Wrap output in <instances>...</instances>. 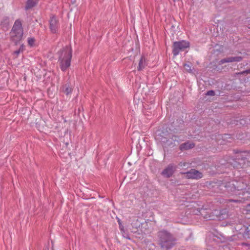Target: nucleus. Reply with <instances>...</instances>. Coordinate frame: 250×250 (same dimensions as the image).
<instances>
[{
  "instance_id": "nucleus-1",
  "label": "nucleus",
  "mask_w": 250,
  "mask_h": 250,
  "mask_svg": "<svg viewBox=\"0 0 250 250\" xmlns=\"http://www.w3.org/2000/svg\"><path fill=\"white\" fill-rule=\"evenodd\" d=\"M227 190L232 195H244L246 193H250V185L246 180L240 179L238 181H232L225 186Z\"/></svg>"
},
{
  "instance_id": "nucleus-2",
  "label": "nucleus",
  "mask_w": 250,
  "mask_h": 250,
  "mask_svg": "<svg viewBox=\"0 0 250 250\" xmlns=\"http://www.w3.org/2000/svg\"><path fill=\"white\" fill-rule=\"evenodd\" d=\"M157 236L158 243L162 248L170 249L175 244L176 238L174 235L165 229L158 231Z\"/></svg>"
},
{
  "instance_id": "nucleus-3",
  "label": "nucleus",
  "mask_w": 250,
  "mask_h": 250,
  "mask_svg": "<svg viewBox=\"0 0 250 250\" xmlns=\"http://www.w3.org/2000/svg\"><path fill=\"white\" fill-rule=\"evenodd\" d=\"M58 62L61 70L65 71L70 65L72 58V48L66 46L59 52Z\"/></svg>"
},
{
  "instance_id": "nucleus-4",
  "label": "nucleus",
  "mask_w": 250,
  "mask_h": 250,
  "mask_svg": "<svg viewBox=\"0 0 250 250\" xmlns=\"http://www.w3.org/2000/svg\"><path fill=\"white\" fill-rule=\"evenodd\" d=\"M23 28L20 21L16 20L10 33V40L17 44L22 39Z\"/></svg>"
},
{
  "instance_id": "nucleus-5",
  "label": "nucleus",
  "mask_w": 250,
  "mask_h": 250,
  "mask_svg": "<svg viewBox=\"0 0 250 250\" xmlns=\"http://www.w3.org/2000/svg\"><path fill=\"white\" fill-rule=\"evenodd\" d=\"M189 42L185 40L174 42L172 45V53L174 56H177L180 52L184 51L185 49L189 48Z\"/></svg>"
},
{
  "instance_id": "nucleus-6",
  "label": "nucleus",
  "mask_w": 250,
  "mask_h": 250,
  "mask_svg": "<svg viewBox=\"0 0 250 250\" xmlns=\"http://www.w3.org/2000/svg\"><path fill=\"white\" fill-rule=\"evenodd\" d=\"M181 173L184 175L186 178L191 179H199L203 176L202 173L195 169H191L188 171Z\"/></svg>"
},
{
  "instance_id": "nucleus-7",
  "label": "nucleus",
  "mask_w": 250,
  "mask_h": 250,
  "mask_svg": "<svg viewBox=\"0 0 250 250\" xmlns=\"http://www.w3.org/2000/svg\"><path fill=\"white\" fill-rule=\"evenodd\" d=\"M50 22V29L52 33H56L59 27V24L58 21L54 17H52L50 18L49 21Z\"/></svg>"
},
{
  "instance_id": "nucleus-8",
  "label": "nucleus",
  "mask_w": 250,
  "mask_h": 250,
  "mask_svg": "<svg viewBox=\"0 0 250 250\" xmlns=\"http://www.w3.org/2000/svg\"><path fill=\"white\" fill-rule=\"evenodd\" d=\"M176 168V167L173 164H170L163 171L162 174L167 177H169L172 176Z\"/></svg>"
},
{
  "instance_id": "nucleus-9",
  "label": "nucleus",
  "mask_w": 250,
  "mask_h": 250,
  "mask_svg": "<svg viewBox=\"0 0 250 250\" xmlns=\"http://www.w3.org/2000/svg\"><path fill=\"white\" fill-rule=\"evenodd\" d=\"M195 146V144L193 143L189 142H187L183 144H182L179 146V149L181 151H184L193 148Z\"/></svg>"
},
{
  "instance_id": "nucleus-10",
  "label": "nucleus",
  "mask_w": 250,
  "mask_h": 250,
  "mask_svg": "<svg viewBox=\"0 0 250 250\" xmlns=\"http://www.w3.org/2000/svg\"><path fill=\"white\" fill-rule=\"evenodd\" d=\"M146 65V62L145 58L144 57H142L140 60L139 65L137 67L138 70L140 71L143 70Z\"/></svg>"
},
{
  "instance_id": "nucleus-11",
  "label": "nucleus",
  "mask_w": 250,
  "mask_h": 250,
  "mask_svg": "<svg viewBox=\"0 0 250 250\" xmlns=\"http://www.w3.org/2000/svg\"><path fill=\"white\" fill-rule=\"evenodd\" d=\"M39 0H27L26 9H30L35 6Z\"/></svg>"
},
{
  "instance_id": "nucleus-12",
  "label": "nucleus",
  "mask_w": 250,
  "mask_h": 250,
  "mask_svg": "<svg viewBox=\"0 0 250 250\" xmlns=\"http://www.w3.org/2000/svg\"><path fill=\"white\" fill-rule=\"evenodd\" d=\"M63 91L66 95H68L69 94L71 93L72 89L68 85L66 84L63 86Z\"/></svg>"
},
{
  "instance_id": "nucleus-13",
  "label": "nucleus",
  "mask_w": 250,
  "mask_h": 250,
  "mask_svg": "<svg viewBox=\"0 0 250 250\" xmlns=\"http://www.w3.org/2000/svg\"><path fill=\"white\" fill-rule=\"evenodd\" d=\"M227 62H232L231 57H227L221 60L219 62V64H222Z\"/></svg>"
},
{
  "instance_id": "nucleus-14",
  "label": "nucleus",
  "mask_w": 250,
  "mask_h": 250,
  "mask_svg": "<svg viewBox=\"0 0 250 250\" xmlns=\"http://www.w3.org/2000/svg\"><path fill=\"white\" fill-rule=\"evenodd\" d=\"M243 60V57L241 56H236V57H231V60L232 62H241Z\"/></svg>"
},
{
  "instance_id": "nucleus-15",
  "label": "nucleus",
  "mask_w": 250,
  "mask_h": 250,
  "mask_svg": "<svg viewBox=\"0 0 250 250\" xmlns=\"http://www.w3.org/2000/svg\"><path fill=\"white\" fill-rule=\"evenodd\" d=\"M120 229L122 232L123 236H124V237H125L127 239H130V238L129 237L128 234L125 231L124 228L123 227L121 228V227H120Z\"/></svg>"
},
{
  "instance_id": "nucleus-16",
  "label": "nucleus",
  "mask_w": 250,
  "mask_h": 250,
  "mask_svg": "<svg viewBox=\"0 0 250 250\" xmlns=\"http://www.w3.org/2000/svg\"><path fill=\"white\" fill-rule=\"evenodd\" d=\"M27 40H28V43L30 46H32L34 45L35 40L34 38H31V37L28 38Z\"/></svg>"
},
{
  "instance_id": "nucleus-17",
  "label": "nucleus",
  "mask_w": 250,
  "mask_h": 250,
  "mask_svg": "<svg viewBox=\"0 0 250 250\" xmlns=\"http://www.w3.org/2000/svg\"><path fill=\"white\" fill-rule=\"evenodd\" d=\"M185 69L189 73H192V70L191 69V66L189 64H185L184 65Z\"/></svg>"
},
{
  "instance_id": "nucleus-18",
  "label": "nucleus",
  "mask_w": 250,
  "mask_h": 250,
  "mask_svg": "<svg viewBox=\"0 0 250 250\" xmlns=\"http://www.w3.org/2000/svg\"><path fill=\"white\" fill-rule=\"evenodd\" d=\"M171 139L174 142H179V137L177 136H175V135H173L171 138Z\"/></svg>"
},
{
  "instance_id": "nucleus-19",
  "label": "nucleus",
  "mask_w": 250,
  "mask_h": 250,
  "mask_svg": "<svg viewBox=\"0 0 250 250\" xmlns=\"http://www.w3.org/2000/svg\"><path fill=\"white\" fill-rule=\"evenodd\" d=\"M206 95L208 96H213L215 95V92L213 90H209L207 92Z\"/></svg>"
},
{
  "instance_id": "nucleus-20",
  "label": "nucleus",
  "mask_w": 250,
  "mask_h": 250,
  "mask_svg": "<svg viewBox=\"0 0 250 250\" xmlns=\"http://www.w3.org/2000/svg\"><path fill=\"white\" fill-rule=\"evenodd\" d=\"M178 165L180 167H185L187 166V164L186 162H180Z\"/></svg>"
},
{
  "instance_id": "nucleus-21",
  "label": "nucleus",
  "mask_w": 250,
  "mask_h": 250,
  "mask_svg": "<svg viewBox=\"0 0 250 250\" xmlns=\"http://www.w3.org/2000/svg\"><path fill=\"white\" fill-rule=\"evenodd\" d=\"M242 73H247V74H248V73H250V69L249 70H247L244 72H242Z\"/></svg>"
},
{
  "instance_id": "nucleus-22",
  "label": "nucleus",
  "mask_w": 250,
  "mask_h": 250,
  "mask_svg": "<svg viewBox=\"0 0 250 250\" xmlns=\"http://www.w3.org/2000/svg\"><path fill=\"white\" fill-rule=\"evenodd\" d=\"M20 53V49H19L18 50H16L14 52V53L18 55Z\"/></svg>"
},
{
  "instance_id": "nucleus-23",
  "label": "nucleus",
  "mask_w": 250,
  "mask_h": 250,
  "mask_svg": "<svg viewBox=\"0 0 250 250\" xmlns=\"http://www.w3.org/2000/svg\"><path fill=\"white\" fill-rule=\"evenodd\" d=\"M247 231L248 232V233H250V225L247 227Z\"/></svg>"
},
{
  "instance_id": "nucleus-24",
  "label": "nucleus",
  "mask_w": 250,
  "mask_h": 250,
  "mask_svg": "<svg viewBox=\"0 0 250 250\" xmlns=\"http://www.w3.org/2000/svg\"><path fill=\"white\" fill-rule=\"evenodd\" d=\"M236 122L237 123H234V124H235L236 125H238V121L237 120ZM228 123L230 124H233V123H231V122H228Z\"/></svg>"
},
{
  "instance_id": "nucleus-25",
  "label": "nucleus",
  "mask_w": 250,
  "mask_h": 250,
  "mask_svg": "<svg viewBox=\"0 0 250 250\" xmlns=\"http://www.w3.org/2000/svg\"><path fill=\"white\" fill-rule=\"evenodd\" d=\"M250 155V153H248V154L246 155L247 156V157L246 158V159H249V156Z\"/></svg>"
},
{
  "instance_id": "nucleus-26",
  "label": "nucleus",
  "mask_w": 250,
  "mask_h": 250,
  "mask_svg": "<svg viewBox=\"0 0 250 250\" xmlns=\"http://www.w3.org/2000/svg\"><path fill=\"white\" fill-rule=\"evenodd\" d=\"M242 122H244V120H241V122H240V124H243V123H242Z\"/></svg>"
}]
</instances>
